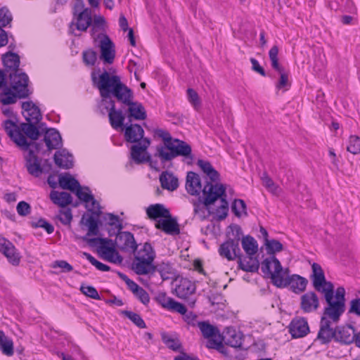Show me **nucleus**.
<instances>
[{
    "instance_id": "f257e3e1",
    "label": "nucleus",
    "mask_w": 360,
    "mask_h": 360,
    "mask_svg": "<svg viewBox=\"0 0 360 360\" xmlns=\"http://www.w3.org/2000/svg\"><path fill=\"white\" fill-rule=\"evenodd\" d=\"M197 165L206 174L210 181L215 183L213 184L211 182H207L205 185L202 190L204 196L202 204H204L206 209L211 214L212 212L210 211V206L217 200L220 199L221 205L216 209L215 214L217 220H224L228 215L229 203L226 199V195L224 185L218 183L220 180V175L208 161L198 160Z\"/></svg>"
},
{
    "instance_id": "f03ea898",
    "label": "nucleus",
    "mask_w": 360,
    "mask_h": 360,
    "mask_svg": "<svg viewBox=\"0 0 360 360\" xmlns=\"http://www.w3.org/2000/svg\"><path fill=\"white\" fill-rule=\"evenodd\" d=\"M91 81L98 91L102 101L112 97L122 103L127 101V96L132 91L122 81L120 76L112 75L106 70L97 76L95 72L91 73Z\"/></svg>"
},
{
    "instance_id": "7ed1b4c3",
    "label": "nucleus",
    "mask_w": 360,
    "mask_h": 360,
    "mask_svg": "<svg viewBox=\"0 0 360 360\" xmlns=\"http://www.w3.org/2000/svg\"><path fill=\"white\" fill-rule=\"evenodd\" d=\"M91 81L98 91L102 101L112 97L122 103L127 101V96L132 91L122 81L120 76L112 75L106 70L97 76L95 72L91 73Z\"/></svg>"
},
{
    "instance_id": "20e7f679",
    "label": "nucleus",
    "mask_w": 360,
    "mask_h": 360,
    "mask_svg": "<svg viewBox=\"0 0 360 360\" xmlns=\"http://www.w3.org/2000/svg\"><path fill=\"white\" fill-rule=\"evenodd\" d=\"M143 136L144 130L138 124H131L125 128V140L127 142L135 143L131 147V160L136 164L149 162L152 166L151 156L147 152V149L150 145V141L148 138H144Z\"/></svg>"
},
{
    "instance_id": "39448f33",
    "label": "nucleus",
    "mask_w": 360,
    "mask_h": 360,
    "mask_svg": "<svg viewBox=\"0 0 360 360\" xmlns=\"http://www.w3.org/2000/svg\"><path fill=\"white\" fill-rule=\"evenodd\" d=\"M32 91L29 89V77L21 70L10 72L8 86L0 94V102L4 105L16 103L17 98H26Z\"/></svg>"
},
{
    "instance_id": "423d86ee",
    "label": "nucleus",
    "mask_w": 360,
    "mask_h": 360,
    "mask_svg": "<svg viewBox=\"0 0 360 360\" xmlns=\"http://www.w3.org/2000/svg\"><path fill=\"white\" fill-rule=\"evenodd\" d=\"M261 270L265 276L270 278L272 283L278 287H286L290 284L289 269H283L275 256L265 259L261 264Z\"/></svg>"
},
{
    "instance_id": "0eeeda50",
    "label": "nucleus",
    "mask_w": 360,
    "mask_h": 360,
    "mask_svg": "<svg viewBox=\"0 0 360 360\" xmlns=\"http://www.w3.org/2000/svg\"><path fill=\"white\" fill-rule=\"evenodd\" d=\"M133 252L134 259L131 264L132 270L138 275H152L155 252L151 245L146 242Z\"/></svg>"
},
{
    "instance_id": "6e6552de",
    "label": "nucleus",
    "mask_w": 360,
    "mask_h": 360,
    "mask_svg": "<svg viewBox=\"0 0 360 360\" xmlns=\"http://www.w3.org/2000/svg\"><path fill=\"white\" fill-rule=\"evenodd\" d=\"M191 147L189 144L184 141L174 139L167 147H157L156 155L162 162L171 160L177 156H184L192 161L193 155L191 154Z\"/></svg>"
},
{
    "instance_id": "1a4fd4ad",
    "label": "nucleus",
    "mask_w": 360,
    "mask_h": 360,
    "mask_svg": "<svg viewBox=\"0 0 360 360\" xmlns=\"http://www.w3.org/2000/svg\"><path fill=\"white\" fill-rule=\"evenodd\" d=\"M191 147L189 144L184 141L174 139L167 147H157L156 155L162 162L171 160L177 156H184L192 161L193 155L191 154Z\"/></svg>"
},
{
    "instance_id": "9d476101",
    "label": "nucleus",
    "mask_w": 360,
    "mask_h": 360,
    "mask_svg": "<svg viewBox=\"0 0 360 360\" xmlns=\"http://www.w3.org/2000/svg\"><path fill=\"white\" fill-rule=\"evenodd\" d=\"M4 128L8 136L20 147L24 150H27L29 147H34L35 150H39V144L36 143H30L27 138L20 131V126L18 127L13 121L6 120L4 122Z\"/></svg>"
},
{
    "instance_id": "9b49d317",
    "label": "nucleus",
    "mask_w": 360,
    "mask_h": 360,
    "mask_svg": "<svg viewBox=\"0 0 360 360\" xmlns=\"http://www.w3.org/2000/svg\"><path fill=\"white\" fill-rule=\"evenodd\" d=\"M88 243L90 245H95L97 243H100L99 252H101L102 257L115 264L122 263L123 258L115 249L113 246H109L110 244L112 243L111 239L103 238H94L88 240Z\"/></svg>"
},
{
    "instance_id": "f8f14e48",
    "label": "nucleus",
    "mask_w": 360,
    "mask_h": 360,
    "mask_svg": "<svg viewBox=\"0 0 360 360\" xmlns=\"http://www.w3.org/2000/svg\"><path fill=\"white\" fill-rule=\"evenodd\" d=\"M278 47L274 46L269 52V59L271 60V67L280 74L278 82L276 84V88L278 91L285 92L290 89L291 86L288 75L285 72L284 69L279 65L278 58Z\"/></svg>"
},
{
    "instance_id": "ddd939ff",
    "label": "nucleus",
    "mask_w": 360,
    "mask_h": 360,
    "mask_svg": "<svg viewBox=\"0 0 360 360\" xmlns=\"http://www.w3.org/2000/svg\"><path fill=\"white\" fill-rule=\"evenodd\" d=\"M327 306L323 309L321 317L337 323L346 309V304L334 300V297L325 299Z\"/></svg>"
},
{
    "instance_id": "4468645a",
    "label": "nucleus",
    "mask_w": 360,
    "mask_h": 360,
    "mask_svg": "<svg viewBox=\"0 0 360 360\" xmlns=\"http://www.w3.org/2000/svg\"><path fill=\"white\" fill-rule=\"evenodd\" d=\"M98 37L100 39L98 44V47L101 51L100 59L105 63L112 64L115 57V50L113 42L110 37L105 34H101Z\"/></svg>"
},
{
    "instance_id": "2eb2a0df",
    "label": "nucleus",
    "mask_w": 360,
    "mask_h": 360,
    "mask_svg": "<svg viewBox=\"0 0 360 360\" xmlns=\"http://www.w3.org/2000/svg\"><path fill=\"white\" fill-rule=\"evenodd\" d=\"M333 323L330 320H327L324 317H321L319 330L317 334L316 340L322 345H327L334 338L335 339V328H333L331 324Z\"/></svg>"
},
{
    "instance_id": "dca6fc26",
    "label": "nucleus",
    "mask_w": 360,
    "mask_h": 360,
    "mask_svg": "<svg viewBox=\"0 0 360 360\" xmlns=\"http://www.w3.org/2000/svg\"><path fill=\"white\" fill-rule=\"evenodd\" d=\"M133 92L129 94V98L127 97V101H123L122 104L127 105L129 117H133L136 120H144L146 118V112L143 105L139 102L133 101Z\"/></svg>"
},
{
    "instance_id": "f3484780",
    "label": "nucleus",
    "mask_w": 360,
    "mask_h": 360,
    "mask_svg": "<svg viewBox=\"0 0 360 360\" xmlns=\"http://www.w3.org/2000/svg\"><path fill=\"white\" fill-rule=\"evenodd\" d=\"M155 227L168 235H178L180 233L179 225L176 218L172 217L171 213L168 217H165L156 221Z\"/></svg>"
},
{
    "instance_id": "a211bd4d",
    "label": "nucleus",
    "mask_w": 360,
    "mask_h": 360,
    "mask_svg": "<svg viewBox=\"0 0 360 360\" xmlns=\"http://www.w3.org/2000/svg\"><path fill=\"white\" fill-rule=\"evenodd\" d=\"M319 299L314 291H309L300 297V309L304 313H311L319 308Z\"/></svg>"
},
{
    "instance_id": "6ab92c4d",
    "label": "nucleus",
    "mask_w": 360,
    "mask_h": 360,
    "mask_svg": "<svg viewBox=\"0 0 360 360\" xmlns=\"http://www.w3.org/2000/svg\"><path fill=\"white\" fill-rule=\"evenodd\" d=\"M0 252H1L13 265H18L20 256L15 246L9 240L0 236Z\"/></svg>"
},
{
    "instance_id": "aec40b11",
    "label": "nucleus",
    "mask_w": 360,
    "mask_h": 360,
    "mask_svg": "<svg viewBox=\"0 0 360 360\" xmlns=\"http://www.w3.org/2000/svg\"><path fill=\"white\" fill-rule=\"evenodd\" d=\"M46 129L45 124L23 122L20 124V131L26 137L32 141H36L39 139L41 134Z\"/></svg>"
},
{
    "instance_id": "412c9836",
    "label": "nucleus",
    "mask_w": 360,
    "mask_h": 360,
    "mask_svg": "<svg viewBox=\"0 0 360 360\" xmlns=\"http://www.w3.org/2000/svg\"><path fill=\"white\" fill-rule=\"evenodd\" d=\"M355 329L352 325L340 326L335 327V339L337 342L345 345H349L354 342Z\"/></svg>"
},
{
    "instance_id": "4be33fe9",
    "label": "nucleus",
    "mask_w": 360,
    "mask_h": 360,
    "mask_svg": "<svg viewBox=\"0 0 360 360\" xmlns=\"http://www.w3.org/2000/svg\"><path fill=\"white\" fill-rule=\"evenodd\" d=\"M219 253L229 261H233L239 257L241 251L239 245H238V242L234 243L232 240H227L220 245Z\"/></svg>"
},
{
    "instance_id": "5701e85b",
    "label": "nucleus",
    "mask_w": 360,
    "mask_h": 360,
    "mask_svg": "<svg viewBox=\"0 0 360 360\" xmlns=\"http://www.w3.org/2000/svg\"><path fill=\"white\" fill-rule=\"evenodd\" d=\"M22 114L28 122L39 123L42 119L40 109L32 101L22 103Z\"/></svg>"
},
{
    "instance_id": "b1692460",
    "label": "nucleus",
    "mask_w": 360,
    "mask_h": 360,
    "mask_svg": "<svg viewBox=\"0 0 360 360\" xmlns=\"http://www.w3.org/2000/svg\"><path fill=\"white\" fill-rule=\"evenodd\" d=\"M221 339L227 345L234 348H240L243 344V335L240 331L236 330L234 328L227 327Z\"/></svg>"
},
{
    "instance_id": "393cba45",
    "label": "nucleus",
    "mask_w": 360,
    "mask_h": 360,
    "mask_svg": "<svg viewBox=\"0 0 360 360\" xmlns=\"http://www.w3.org/2000/svg\"><path fill=\"white\" fill-rule=\"evenodd\" d=\"M28 153L25 156V166L30 174L39 177L43 172L38 157L34 154L33 149H27Z\"/></svg>"
},
{
    "instance_id": "a878e982",
    "label": "nucleus",
    "mask_w": 360,
    "mask_h": 360,
    "mask_svg": "<svg viewBox=\"0 0 360 360\" xmlns=\"http://www.w3.org/2000/svg\"><path fill=\"white\" fill-rule=\"evenodd\" d=\"M116 243L122 250L135 251L137 248L134 235L129 231L120 233L116 237Z\"/></svg>"
},
{
    "instance_id": "bb28decb",
    "label": "nucleus",
    "mask_w": 360,
    "mask_h": 360,
    "mask_svg": "<svg viewBox=\"0 0 360 360\" xmlns=\"http://www.w3.org/2000/svg\"><path fill=\"white\" fill-rule=\"evenodd\" d=\"M186 189L191 195H198L202 191L200 178L198 174L194 172L187 173Z\"/></svg>"
},
{
    "instance_id": "cd10ccee",
    "label": "nucleus",
    "mask_w": 360,
    "mask_h": 360,
    "mask_svg": "<svg viewBox=\"0 0 360 360\" xmlns=\"http://www.w3.org/2000/svg\"><path fill=\"white\" fill-rule=\"evenodd\" d=\"M174 291L177 297L186 299L195 291V285L188 278H181L177 281Z\"/></svg>"
},
{
    "instance_id": "c85d7f7f",
    "label": "nucleus",
    "mask_w": 360,
    "mask_h": 360,
    "mask_svg": "<svg viewBox=\"0 0 360 360\" xmlns=\"http://www.w3.org/2000/svg\"><path fill=\"white\" fill-rule=\"evenodd\" d=\"M110 108L108 112L109 122L113 129H117L123 126L125 117L121 110H116L115 101L110 100Z\"/></svg>"
},
{
    "instance_id": "c756f323",
    "label": "nucleus",
    "mask_w": 360,
    "mask_h": 360,
    "mask_svg": "<svg viewBox=\"0 0 360 360\" xmlns=\"http://www.w3.org/2000/svg\"><path fill=\"white\" fill-rule=\"evenodd\" d=\"M44 141L49 150L59 148L62 145V138L55 129L44 130Z\"/></svg>"
},
{
    "instance_id": "7c9ffc66",
    "label": "nucleus",
    "mask_w": 360,
    "mask_h": 360,
    "mask_svg": "<svg viewBox=\"0 0 360 360\" xmlns=\"http://www.w3.org/2000/svg\"><path fill=\"white\" fill-rule=\"evenodd\" d=\"M170 211L163 204L157 203L149 205L146 209V214L151 220L168 217Z\"/></svg>"
},
{
    "instance_id": "2f4dec72",
    "label": "nucleus",
    "mask_w": 360,
    "mask_h": 360,
    "mask_svg": "<svg viewBox=\"0 0 360 360\" xmlns=\"http://www.w3.org/2000/svg\"><path fill=\"white\" fill-rule=\"evenodd\" d=\"M239 268L248 272H255L259 268V261L255 257L248 255L242 258V255L238 257Z\"/></svg>"
},
{
    "instance_id": "473e14b6",
    "label": "nucleus",
    "mask_w": 360,
    "mask_h": 360,
    "mask_svg": "<svg viewBox=\"0 0 360 360\" xmlns=\"http://www.w3.org/2000/svg\"><path fill=\"white\" fill-rule=\"evenodd\" d=\"M54 162L58 167L63 169H69L73 166L72 156L65 150L56 152Z\"/></svg>"
},
{
    "instance_id": "72a5a7b5",
    "label": "nucleus",
    "mask_w": 360,
    "mask_h": 360,
    "mask_svg": "<svg viewBox=\"0 0 360 360\" xmlns=\"http://www.w3.org/2000/svg\"><path fill=\"white\" fill-rule=\"evenodd\" d=\"M50 199L55 205L60 207H65L67 205L71 204L72 201L71 195L65 191L59 192L52 191L50 193Z\"/></svg>"
},
{
    "instance_id": "f704fd0d",
    "label": "nucleus",
    "mask_w": 360,
    "mask_h": 360,
    "mask_svg": "<svg viewBox=\"0 0 360 360\" xmlns=\"http://www.w3.org/2000/svg\"><path fill=\"white\" fill-rule=\"evenodd\" d=\"M92 24L91 11L86 8L77 14L76 27L79 31H86Z\"/></svg>"
},
{
    "instance_id": "c9c22d12",
    "label": "nucleus",
    "mask_w": 360,
    "mask_h": 360,
    "mask_svg": "<svg viewBox=\"0 0 360 360\" xmlns=\"http://www.w3.org/2000/svg\"><path fill=\"white\" fill-rule=\"evenodd\" d=\"M198 326L200 328L202 336L209 340L215 339L218 337L221 338L219 329L210 323L206 321H200L198 323Z\"/></svg>"
},
{
    "instance_id": "e433bc0d",
    "label": "nucleus",
    "mask_w": 360,
    "mask_h": 360,
    "mask_svg": "<svg viewBox=\"0 0 360 360\" xmlns=\"http://www.w3.org/2000/svg\"><path fill=\"white\" fill-rule=\"evenodd\" d=\"M310 332L306 318L299 317L294 320V339L304 338Z\"/></svg>"
},
{
    "instance_id": "4c0bfd02",
    "label": "nucleus",
    "mask_w": 360,
    "mask_h": 360,
    "mask_svg": "<svg viewBox=\"0 0 360 360\" xmlns=\"http://www.w3.org/2000/svg\"><path fill=\"white\" fill-rule=\"evenodd\" d=\"M3 63L7 70L11 72L20 70L18 68L20 65V58L17 53L8 52L2 56Z\"/></svg>"
},
{
    "instance_id": "58836bf2",
    "label": "nucleus",
    "mask_w": 360,
    "mask_h": 360,
    "mask_svg": "<svg viewBox=\"0 0 360 360\" xmlns=\"http://www.w3.org/2000/svg\"><path fill=\"white\" fill-rule=\"evenodd\" d=\"M161 186L169 191H174L179 186V180L172 173L164 172L160 176Z\"/></svg>"
},
{
    "instance_id": "ea45409f",
    "label": "nucleus",
    "mask_w": 360,
    "mask_h": 360,
    "mask_svg": "<svg viewBox=\"0 0 360 360\" xmlns=\"http://www.w3.org/2000/svg\"><path fill=\"white\" fill-rule=\"evenodd\" d=\"M58 184L61 188L70 190L73 193L80 185L79 181L68 173L59 176Z\"/></svg>"
},
{
    "instance_id": "a19ab883",
    "label": "nucleus",
    "mask_w": 360,
    "mask_h": 360,
    "mask_svg": "<svg viewBox=\"0 0 360 360\" xmlns=\"http://www.w3.org/2000/svg\"><path fill=\"white\" fill-rule=\"evenodd\" d=\"M312 274L311 278L314 287H319L322 282H325V274L322 267L318 263H313L311 265Z\"/></svg>"
},
{
    "instance_id": "79ce46f5",
    "label": "nucleus",
    "mask_w": 360,
    "mask_h": 360,
    "mask_svg": "<svg viewBox=\"0 0 360 360\" xmlns=\"http://www.w3.org/2000/svg\"><path fill=\"white\" fill-rule=\"evenodd\" d=\"M241 243L244 251L248 255L253 256L257 252V242L253 237L250 236L243 237Z\"/></svg>"
},
{
    "instance_id": "37998d69",
    "label": "nucleus",
    "mask_w": 360,
    "mask_h": 360,
    "mask_svg": "<svg viewBox=\"0 0 360 360\" xmlns=\"http://www.w3.org/2000/svg\"><path fill=\"white\" fill-rule=\"evenodd\" d=\"M314 288L317 292L323 293L325 299L334 297V285L332 282L326 281V278L325 282H322L320 286Z\"/></svg>"
},
{
    "instance_id": "c03bdc74",
    "label": "nucleus",
    "mask_w": 360,
    "mask_h": 360,
    "mask_svg": "<svg viewBox=\"0 0 360 360\" xmlns=\"http://www.w3.org/2000/svg\"><path fill=\"white\" fill-rule=\"evenodd\" d=\"M231 210L237 217L247 216V206L243 200L236 199L231 205Z\"/></svg>"
},
{
    "instance_id": "a18cd8bd",
    "label": "nucleus",
    "mask_w": 360,
    "mask_h": 360,
    "mask_svg": "<svg viewBox=\"0 0 360 360\" xmlns=\"http://www.w3.org/2000/svg\"><path fill=\"white\" fill-rule=\"evenodd\" d=\"M162 340L168 348L173 351H179L181 348V343L178 338H174L167 333L162 334Z\"/></svg>"
},
{
    "instance_id": "49530a36",
    "label": "nucleus",
    "mask_w": 360,
    "mask_h": 360,
    "mask_svg": "<svg viewBox=\"0 0 360 360\" xmlns=\"http://www.w3.org/2000/svg\"><path fill=\"white\" fill-rule=\"evenodd\" d=\"M308 280L298 274H294V293L299 294L305 291Z\"/></svg>"
},
{
    "instance_id": "de8ad7c7",
    "label": "nucleus",
    "mask_w": 360,
    "mask_h": 360,
    "mask_svg": "<svg viewBox=\"0 0 360 360\" xmlns=\"http://www.w3.org/2000/svg\"><path fill=\"white\" fill-rule=\"evenodd\" d=\"M122 314L124 315L126 317H127L129 320H131L136 326H138L140 328H146V325L143 320V319L141 317V316L135 312L124 310L121 311Z\"/></svg>"
},
{
    "instance_id": "09e8293b",
    "label": "nucleus",
    "mask_w": 360,
    "mask_h": 360,
    "mask_svg": "<svg viewBox=\"0 0 360 360\" xmlns=\"http://www.w3.org/2000/svg\"><path fill=\"white\" fill-rule=\"evenodd\" d=\"M85 219L84 224L88 226V233L87 236H96L98 234V221L93 217L89 216L85 219L84 217H82V221Z\"/></svg>"
},
{
    "instance_id": "8fccbe9b",
    "label": "nucleus",
    "mask_w": 360,
    "mask_h": 360,
    "mask_svg": "<svg viewBox=\"0 0 360 360\" xmlns=\"http://www.w3.org/2000/svg\"><path fill=\"white\" fill-rule=\"evenodd\" d=\"M153 268L154 269L152 274H153L155 271L159 272L162 280H167L169 278V275L172 273V267L170 265L164 262L156 266L153 264Z\"/></svg>"
},
{
    "instance_id": "3c124183",
    "label": "nucleus",
    "mask_w": 360,
    "mask_h": 360,
    "mask_svg": "<svg viewBox=\"0 0 360 360\" xmlns=\"http://www.w3.org/2000/svg\"><path fill=\"white\" fill-rule=\"evenodd\" d=\"M266 252L271 256H274L276 252H281L283 250V245L277 240H266L264 243Z\"/></svg>"
},
{
    "instance_id": "603ef678",
    "label": "nucleus",
    "mask_w": 360,
    "mask_h": 360,
    "mask_svg": "<svg viewBox=\"0 0 360 360\" xmlns=\"http://www.w3.org/2000/svg\"><path fill=\"white\" fill-rule=\"evenodd\" d=\"M347 150L354 155L360 153V137L356 135H351L349 139Z\"/></svg>"
},
{
    "instance_id": "864d4df0",
    "label": "nucleus",
    "mask_w": 360,
    "mask_h": 360,
    "mask_svg": "<svg viewBox=\"0 0 360 360\" xmlns=\"http://www.w3.org/2000/svg\"><path fill=\"white\" fill-rule=\"evenodd\" d=\"M77 198L86 203L89 202V200L93 199V195L91 194L90 190L88 187H82L80 185L75 192Z\"/></svg>"
},
{
    "instance_id": "5fc2aeb1",
    "label": "nucleus",
    "mask_w": 360,
    "mask_h": 360,
    "mask_svg": "<svg viewBox=\"0 0 360 360\" xmlns=\"http://www.w3.org/2000/svg\"><path fill=\"white\" fill-rule=\"evenodd\" d=\"M97 53L92 49H88L82 53L83 61L85 65L89 66H93L95 65L97 60Z\"/></svg>"
},
{
    "instance_id": "6e6d98bb",
    "label": "nucleus",
    "mask_w": 360,
    "mask_h": 360,
    "mask_svg": "<svg viewBox=\"0 0 360 360\" xmlns=\"http://www.w3.org/2000/svg\"><path fill=\"white\" fill-rule=\"evenodd\" d=\"M83 255L86 257V259L94 265L97 269L102 271H110V267L105 264L101 263V262L96 259L91 255L87 252H83Z\"/></svg>"
},
{
    "instance_id": "4d7b16f0",
    "label": "nucleus",
    "mask_w": 360,
    "mask_h": 360,
    "mask_svg": "<svg viewBox=\"0 0 360 360\" xmlns=\"http://www.w3.org/2000/svg\"><path fill=\"white\" fill-rule=\"evenodd\" d=\"M206 347L210 349H215L219 351L220 353L226 355V349L222 344L221 338L219 340L217 339H211L207 340Z\"/></svg>"
},
{
    "instance_id": "13d9d810",
    "label": "nucleus",
    "mask_w": 360,
    "mask_h": 360,
    "mask_svg": "<svg viewBox=\"0 0 360 360\" xmlns=\"http://www.w3.org/2000/svg\"><path fill=\"white\" fill-rule=\"evenodd\" d=\"M229 229L231 232L228 233V235L230 236L231 235L233 238H230L228 239L229 240H232L233 242H238V245H239V241L240 240V237L243 235L241 228L236 224H233L229 226Z\"/></svg>"
},
{
    "instance_id": "bf43d9fd",
    "label": "nucleus",
    "mask_w": 360,
    "mask_h": 360,
    "mask_svg": "<svg viewBox=\"0 0 360 360\" xmlns=\"http://www.w3.org/2000/svg\"><path fill=\"white\" fill-rule=\"evenodd\" d=\"M156 300L165 309L170 310L172 305L174 301L173 298L167 297L166 293L160 292L158 295Z\"/></svg>"
},
{
    "instance_id": "052dcab7",
    "label": "nucleus",
    "mask_w": 360,
    "mask_h": 360,
    "mask_svg": "<svg viewBox=\"0 0 360 360\" xmlns=\"http://www.w3.org/2000/svg\"><path fill=\"white\" fill-rule=\"evenodd\" d=\"M31 226L34 228H43L49 234L52 233L54 231L53 226L42 218L37 221H32Z\"/></svg>"
},
{
    "instance_id": "680f3d73",
    "label": "nucleus",
    "mask_w": 360,
    "mask_h": 360,
    "mask_svg": "<svg viewBox=\"0 0 360 360\" xmlns=\"http://www.w3.org/2000/svg\"><path fill=\"white\" fill-rule=\"evenodd\" d=\"M12 21V15L5 7L0 8V27H6Z\"/></svg>"
},
{
    "instance_id": "e2e57ef3",
    "label": "nucleus",
    "mask_w": 360,
    "mask_h": 360,
    "mask_svg": "<svg viewBox=\"0 0 360 360\" xmlns=\"http://www.w3.org/2000/svg\"><path fill=\"white\" fill-rule=\"evenodd\" d=\"M82 292L87 297L95 300H101L100 295L96 289L91 285H82L80 287Z\"/></svg>"
},
{
    "instance_id": "0e129e2a",
    "label": "nucleus",
    "mask_w": 360,
    "mask_h": 360,
    "mask_svg": "<svg viewBox=\"0 0 360 360\" xmlns=\"http://www.w3.org/2000/svg\"><path fill=\"white\" fill-rule=\"evenodd\" d=\"M117 275L119 277L124 281L129 289L135 294L137 291H139V289L141 288L138 284H136L134 281L129 279L124 274H122L121 272H117Z\"/></svg>"
},
{
    "instance_id": "69168bd1",
    "label": "nucleus",
    "mask_w": 360,
    "mask_h": 360,
    "mask_svg": "<svg viewBox=\"0 0 360 360\" xmlns=\"http://www.w3.org/2000/svg\"><path fill=\"white\" fill-rule=\"evenodd\" d=\"M0 349L2 353L6 356H11L13 354V342L11 339L8 338L0 345Z\"/></svg>"
},
{
    "instance_id": "338daca9",
    "label": "nucleus",
    "mask_w": 360,
    "mask_h": 360,
    "mask_svg": "<svg viewBox=\"0 0 360 360\" xmlns=\"http://www.w3.org/2000/svg\"><path fill=\"white\" fill-rule=\"evenodd\" d=\"M188 99L195 108H198L200 105V100L198 93L193 89L187 90Z\"/></svg>"
},
{
    "instance_id": "774afa93",
    "label": "nucleus",
    "mask_w": 360,
    "mask_h": 360,
    "mask_svg": "<svg viewBox=\"0 0 360 360\" xmlns=\"http://www.w3.org/2000/svg\"><path fill=\"white\" fill-rule=\"evenodd\" d=\"M348 314L360 316V298H355L351 300Z\"/></svg>"
}]
</instances>
